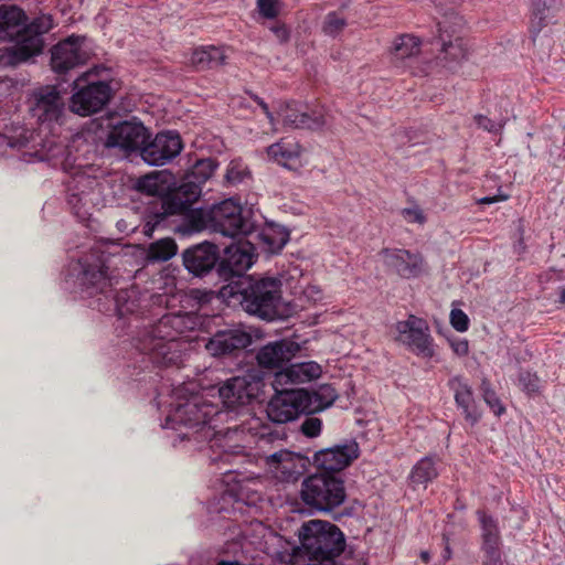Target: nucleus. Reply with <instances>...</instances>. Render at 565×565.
Returning a JSON list of instances; mask_svg holds the SVG:
<instances>
[{"label": "nucleus", "instance_id": "nucleus-39", "mask_svg": "<svg viewBox=\"0 0 565 565\" xmlns=\"http://www.w3.org/2000/svg\"><path fill=\"white\" fill-rule=\"evenodd\" d=\"M217 167L218 162L216 159H199L186 174L200 184H204L213 175Z\"/></svg>", "mask_w": 565, "mask_h": 565}, {"label": "nucleus", "instance_id": "nucleus-4", "mask_svg": "<svg viewBox=\"0 0 565 565\" xmlns=\"http://www.w3.org/2000/svg\"><path fill=\"white\" fill-rule=\"evenodd\" d=\"M281 287V280L275 277L243 278L223 286L221 295L236 298L246 313L265 321H274L282 317Z\"/></svg>", "mask_w": 565, "mask_h": 565}, {"label": "nucleus", "instance_id": "nucleus-12", "mask_svg": "<svg viewBox=\"0 0 565 565\" xmlns=\"http://www.w3.org/2000/svg\"><path fill=\"white\" fill-rule=\"evenodd\" d=\"M253 245L249 243H237L227 246L224 255L218 260L216 276L220 280L234 284L243 278H252L245 271L253 265Z\"/></svg>", "mask_w": 565, "mask_h": 565}, {"label": "nucleus", "instance_id": "nucleus-48", "mask_svg": "<svg viewBox=\"0 0 565 565\" xmlns=\"http://www.w3.org/2000/svg\"><path fill=\"white\" fill-rule=\"evenodd\" d=\"M312 414H306L303 422L300 425V431L309 438H313L320 435L322 428V420L318 417L311 416Z\"/></svg>", "mask_w": 565, "mask_h": 565}, {"label": "nucleus", "instance_id": "nucleus-35", "mask_svg": "<svg viewBox=\"0 0 565 565\" xmlns=\"http://www.w3.org/2000/svg\"><path fill=\"white\" fill-rule=\"evenodd\" d=\"M211 207L205 210L202 207L192 209L186 207L185 211L175 214L174 217H181L185 228L192 232H200L202 230H209L211 222Z\"/></svg>", "mask_w": 565, "mask_h": 565}, {"label": "nucleus", "instance_id": "nucleus-18", "mask_svg": "<svg viewBox=\"0 0 565 565\" xmlns=\"http://www.w3.org/2000/svg\"><path fill=\"white\" fill-rule=\"evenodd\" d=\"M30 103V115L40 124L57 121L64 110V99L56 86L38 88Z\"/></svg>", "mask_w": 565, "mask_h": 565}, {"label": "nucleus", "instance_id": "nucleus-50", "mask_svg": "<svg viewBox=\"0 0 565 565\" xmlns=\"http://www.w3.org/2000/svg\"><path fill=\"white\" fill-rule=\"evenodd\" d=\"M450 324L458 332H465L469 328V318L461 309H452L450 312Z\"/></svg>", "mask_w": 565, "mask_h": 565}, {"label": "nucleus", "instance_id": "nucleus-6", "mask_svg": "<svg viewBox=\"0 0 565 565\" xmlns=\"http://www.w3.org/2000/svg\"><path fill=\"white\" fill-rule=\"evenodd\" d=\"M299 539L305 555L312 562L307 565H337L335 558L345 548L343 532L328 521L311 520L305 523Z\"/></svg>", "mask_w": 565, "mask_h": 565}, {"label": "nucleus", "instance_id": "nucleus-61", "mask_svg": "<svg viewBox=\"0 0 565 565\" xmlns=\"http://www.w3.org/2000/svg\"><path fill=\"white\" fill-rule=\"evenodd\" d=\"M78 79H79V76H78V77H76V78L73 81V86H74V87H77V82H78Z\"/></svg>", "mask_w": 565, "mask_h": 565}, {"label": "nucleus", "instance_id": "nucleus-27", "mask_svg": "<svg viewBox=\"0 0 565 565\" xmlns=\"http://www.w3.org/2000/svg\"><path fill=\"white\" fill-rule=\"evenodd\" d=\"M562 4V0H531L530 32L533 39L553 22Z\"/></svg>", "mask_w": 565, "mask_h": 565}, {"label": "nucleus", "instance_id": "nucleus-60", "mask_svg": "<svg viewBox=\"0 0 565 565\" xmlns=\"http://www.w3.org/2000/svg\"><path fill=\"white\" fill-rule=\"evenodd\" d=\"M559 301H561L562 303H565V287H563V288L561 289V292H559Z\"/></svg>", "mask_w": 565, "mask_h": 565}, {"label": "nucleus", "instance_id": "nucleus-21", "mask_svg": "<svg viewBox=\"0 0 565 565\" xmlns=\"http://www.w3.org/2000/svg\"><path fill=\"white\" fill-rule=\"evenodd\" d=\"M359 455V444L355 440H350L317 451L313 455V462L323 472L335 475L350 466Z\"/></svg>", "mask_w": 565, "mask_h": 565}, {"label": "nucleus", "instance_id": "nucleus-56", "mask_svg": "<svg viewBox=\"0 0 565 565\" xmlns=\"http://www.w3.org/2000/svg\"><path fill=\"white\" fill-rule=\"evenodd\" d=\"M299 113L300 110L294 108L290 104H288L284 115V124L290 126L289 118L295 119V117H298Z\"/></svg>", "mask_w": 565, "mask_h": 565}, {"label": "nucleus", "instance_id": "nucleus-22", "mask_svg": "<svg viewBox=\"0 0 565 565\" xmlns=\"http://www.w3.org/2000/svg\"><path fill=\"white\" fill-rule=\"evenodd\" d=\"M459 20L457 15L451 14L437 23L438 40L441 42L440 60L445 62V66L449 70H454L467 57V49L463 45L462 39L456 38L454 41L451 40L457 32L456 25L458 23L456 21Z\"/></svg>", "mask_w": 565, "mask_h": 565}, {"label": "nucleus", "instance_id": "nucleus-13", "mask_svg": "<svg viewBox=\"0 0 565 565\" xmlns=\"http://www.w3.org/2000/svg\"><path fill=\"white\" fill-rule=\"evenodd\" d=\"M213 416V407L209 404H200L195 398L178 404L170 411L167 417L168 427L179 430L181 427L193 430H203Z\"/></svg>", "mask_w": 565, "mask_h": 565}, {"label": "nucleus", "instance_id": "nucleus-29", "mask_svg": "<svg viewBox=\"0 0 565 565\" xmlns=\"http://www.w3.org/2000/svg\"><path fill=\"white\" fill-rule=\"evenodd\" d=\"M305 402V414H315L330 407L339 397L331 384L320 385L317 390L300 388Z\"/></svg>", "mask_w": 565, "mask_h": 565}, {"label": "nucleus", "instance_id": "nucleus-32", "mask_svg": "<svg viewBox=\"0 0 565 565\" xmlns=\"http://www.w3.org/2000/svg\"><path fill=\"white\" fill-rule=\"evenodd\" d=\"M35 134L24 127H15L0 132V148L9 147L17 150L33 149Z\"/></svg>", "mask_w": 565, "mask_h": 565}, {"label": "nucleus", "instance_id": "nucleus-52", "mask_svg": "<svg viewBox=\"0 0 565 565\" xmlns=\"http://www.w3.org/2000/svg\"><path fill=\"white\" fill-rule=\"evenodd\" d=\"M402 215L404 218L412 223L423 224L426 221V217L423 211L419 207H406L402 210Z\"/></svg>", "mask_w": 565, "mask_h": 565}, {"label": "nucleus", "instance_id": "nucleus-36", "mask_svg": "<svg viewBox=\"0 0 565 565\" xmlns=\"http://www.w3.org/2000/svg\"><path fill=\"white\" fill-rule=\"evenodd\" d=\"M422 41L412 34H401L393 43L392 54L396 60H406L417 56L420 52Z\"/></svg>", "mask_w": 565, "mask_h": 565}, {"label": "nucleus", "instance_id": "nucleus-33", "mask_svg": "<svg viewBox=\"0 0 565 565\" xmlns=\"http://www.w3.org/2000/svg\"><path fill=\"white\" fill-rule=\"evenodd\" d=\"M224 61V52L216 46L195 49L191 55V64L196 71L218 67Z\"/></svg>", "mask_w": 565, "mask_h": 565}, {"label": "nucleus", "instance_id": "nucleus-38", "mask_svg": "<svg viewBox=\"0 0 565 565\" xmlns=\"http://www.w3.org/2000/svg\"><path fill=\"white\" fill-rule=\"evenodd\" d=\"M437 476L438 471L435 466V460L433 457L426 456L413 467L409 478L414 486L423 484L426 487L427 483L436 479Z\"/></svg>", "mask_w": 565, "mask_h": 565}, {"label": "nucleus", "instance_id": "nucleus-15", "mask_svg": "<svg viewBox=\"0 0 565 565\" xmlns=\"http://www.w3.org/2000/svg\"><path fill=\"white\" fill-rule=\"evenodd\" d=\"M184 268L194 277L203 278L216 274L220 260L218 246L207 241L185 248L182 254Z\"/></svg>", "mask_w": 565, "mask_h": 565}, {"label": "nucleus", "instance_id": "nucleus-40", "mask_svg": "<svg viewBox=\"0 0 565 565\" xmlns=\"http://www.w3.org/2000/svg\"><path fill=\"white\" fill-rule=\"evenodd\" d=\"M289 122L290 127L297 129H319L324 126L326 119L324 116L317 110H313L310 114L300 111L298 117H295V119L289 118Z\"/></svg>", "mask_w": 565, "mask_h": 565}, {"label": "nucleus", "instance_id": "nucleus-8", "mask_svg": "<svg viewBox=\"0 0 565 565\" xmlns=\"http://www.w3.org/2000/svg\"><path fill=\"white\" fill-rule=\"evenodd\" d=\"M210 231L223 236L236 237L249 235L255 230V223L244 215L242 205L234 199H226L211 206Z\"/></svg>", "mask_w": 565, "mask_h": 565}, {"label": "nucleus", "instance_id": "nucleus-42", "mask_svg": "<svg viewBox=\"0 0 565 565\" xmlns=\"http://www.w3.org/2000/svg\"><path fill=\"white\" fill-rule=\"evenodd\" d=\"M250 178L248 167L241 159H233L226 169L224 182L226 185H238Z\"/></svg>", "mask_w": 565, "mask_h": 565}, {"label": "nucleus", "instance_id": "nucleus-59", "mask_svg": "<svg viewBox=\"0 0 565 565\" xmlns=\"http://www.w3.org/2000/svg\"><path fill=\"white\" fill-rule=\"evenodd\" d=\"M420 558L423 562L428 563L430 561V554L427 551L420 552Z\"/></svg>", "mask_w": 565, "mask_h": 565}, {"label": "nucleus", "instance_id": "nucleus-58", "mask_svg": "<svg viewBox=\"0 0 565 565\" xmlns=\"http://www.w3.org/2000/svg\"><path fill=\"white\" fill-rule=\"evenodd\" d=\"M444 561H449L451 558V550L449 544L447 543L443 553Z\"/></svg>", "mask_w": 565, "mask_h": 565}, {"label": "nucleus", "instance_id": "nucleus-55", "mask_svg": "<svg viewBox=\"0 0 565 565\" xmlns=\"http://www.w3.org/2000/svg\"><path fill=\"white\" fill-rule=\"evenodd\" d=\"M246 94L250 97V99H253L260 108L262 110L264 111V114L266 115V117L273 121L274 119V116L273 114L270 113L269 110V107L267 105V103L262 98L259 97L257 94L250 92V90H246Z\"/></svg>", "mask_w": 565, "mask_h": 565}, {"label": "nucleus", "instance_id": "nucleus-24", "mask_svg": "<svg viewBox=\"0 0 565 565\" xmlns=\"http://www.w3.org/2000/svg\"><path fill=\"white\" fill-rule=\"evenodd\" d=\"M300 349L299 343L289 339L268 342L257 351L256 361L262 369L282 371Z\"/></svg>", "mask_w": 565, "mask_h": 565}, {"label": "nucleus", "instance_id": "nucleus-1", "mask_svg": "<svg viewBox=\"0 0 565 565\" xmlns=\"http://www.w3.org/2000/svg\"><path fill=\"white\" fill-rule=\"evenodd\" d=\"M195 326V318L186 312L167 313L157 322L140 330L134 339V344L153 365L179 367L185 344L180 337L194 330Z\"/></svg>", "mask_w": 565, "mask_h": 565}, {"label": "nucleus", "instance_id": "nucleus-3", "mask_svg": "<svg viewBox=\"0 0 565 565\" xmlns=\"http://www.w3.org/2000/svg\"><path fill=\"white\" fill-rule=\"evenodd\" d=\"M78 280L83 291L89 297H96L97 309L107 315H116L118 318L134 316L141 312L143 302L140 291L136 287L120 289L116 292L111 289V278L107 270L106 258L102 254L94 263L87 259L81 260Z\"/></svg>", "mask_w": 565, "mask_h": 565}, {"label": "nucleus", "instance_id": "nucleus-43", "mask_svg": "<svg viewBox=\"0 0 565 565\" xmlns=\"http://www.w3.org/2000/svg\"><path fill=\"white\" fill-rule=\"evenodd\" d=\"M135 189L140 193L152 196L158 195L159 199L164 195V188L160 182L159 175L154 172L140 177L136 182Z\"/></svg>", "mask_w": 565, "mask_h": 565}, {"label": "nucleus", "instance_id": "nucleus-7", "mask_svg": "<svg viewBox=\"0 0 565 565\" xmlns=\"http://www.w3.org/2000/svg\"><path fill=\"white\" fill-rule=\"evenodd\" d=\"M300 498L312 510L331 512L347 498L344 480L328 472L311 475L301 483Z\"/></svg>", "mask_w": 565, "mask_h": 565}, {"label": "nucleus", "instance_id": "nucleus-46", "mask_svg": "<svg viewBox=\"0 0 565 565\" xmlns=\"http://www.w3.org/2000/svg\"><path fill=\"white\" fill-rule=\"evenodd\" d=\"M345 25V19L338 12L332 11L326 15L322 30L327 35L335 36L344 29Z\"/></svg>", "mask_w": 565, "mask_h": 565}, {"label": "nucleus", "instance_id": "nucleus-37", "mask_svg": "<svg viewBox=\"0 0 565 565\" xmlns=\"http://www.w3.org/2000/svg\"><path fill=\"white\" fill-rule=\"evenodd\" d=\"M178 252V245L171 237L160 238L151 243L147 250V259L151 263L167 262Z\"/></svg>", "mask_w": 565, "mask_h": 565}, {"label": "nucleus", "instance_id": "nucleus-47", "mask_svg": "<svg viewBox=\"0 0 565 565\" xmlns=\"http://www.w3.org/2000/svg\"><path fill=\"white\" fill-rule=\"evenodd\" d=\"M256 6L263 18L273 20L279 15L282 3L280 0H257Z\"/></svg>", "mask_w": 565, "mask_h": 565}, {"label": "nucleus", "instance_id": "nucleus-17", "mask_svg": "<svg viewBox=\"0 0 565 565\" xmlns=\"http://www.w3.org/2000/svg\"><path fill=\"white\" fill-rule=\"evenodd\" d=\"M300 395V388L276 390L266 407L268 419L276 424H285L305 414V402Z\"/></svg>", "mask_w": 565, "mask_h": 565}, {"label": "nucleus", "instance_id": "nucleus-5", "mask_svg": "<svg viewBox=\"0 0 565 565\" xmlns=\"http://www.w3.org/2000/svg\"><path fill=\"white\" fill-rule=\"evenodd\" d=\"M202 194V184L185 174L178 188L149 204L142 214V233L152 237L157 230L171 228L175 214L192 206Z\"/></svg>", "mask_w": 565, "mask_h": 565}, {"label": "nucleus", "instance_id": "nucleus-54", "mask_svg": "<svg viewBox=\"0 0 565 565\" xmlns=\"http://www.w3.org/2000/svg\"><path fill=\"white\" fill-rule=\"evenodd\" d=\"M270 31L275 34L280 43H286L290 39V31L285 23H276L270 26Z\"/></svg>", "mask_w": 565, "mask_h": 565}, {"label": "nucleus", "instance_id": "nucleus-30", "mask_svg": "<svg viewBox=\"0 0 565 565\" xmlns=\"http://www.w3.org/2000/svg\"><path fill=\"white\" fill-rule=\"evenodd\" d=\"M257 237L267 253L279 254L288 243L290 233L284 226L270 224L258 232Z\"/></svg>", "mask_w": 565, "mask_h": 565}, {"label": "nucleus", "instance_id": "nucleus-9", "mask_svg": "<svg viewBox=\"0 0 565 565\" xmlns=\"http://www.w3.org/2000/svg\"><path fill=\"white\" fill-rule=\"evenodd\" d=\"M265 383L257 373H248L244 376H234L226 380L218 388L220 397L230 409L259 402L264 394Z\"/></svg>", "mask_w": 565, "mask_h": 565}, {"label": "nucleus", "instance_id": "nucleus-49", "mask_svg": "<svg viewBox=\"0 0 565 565\" xmlns=\"http://www.w3.org/2000/svg\"><path fill=\"white\" fill-rule=\"evenodd\" d=\"M473 119H475V122L478 126V128L483 129L491 134L501 132V130L503 129V127L505 125L504 119H501L500 121H494V120L488 118L487 116L480 115V114L476 115L473 117Z\"/></svg>", "mask_w": 565, "mask_h": 565}, {"label": "nucleus", "instance_id": "nucleus-62", "mask_svg": "<svg viewBox=\"0 0 565 565\" xmlns=\"http://www.w3.org/2000/svg\"><path fill=\"white\" fill-rule=\"evenodd\" d=\"M183 437H189V433H183Z\"/></svg>", "mask_w": 565, "mask_h": 565}, {"label": "nucleus", "instance_id": "nucleus-2", "mask_svg": "<svg viewBox=\"0 0 565 565\" xmlns=\"http://www.w3.org/2000/svg\"><path fill=\"white\" fill-rule=\"evenodd\" d=\"M25 12L13 4H0V36L15 38L1 56L4 65L17 66L42 53L43 35L53 29L51 15L42 14L26 24Z\"/></svg>", "mask_w": 565, "mask_h": 565}, {"label": "nucleus", "instance_id": "nucleus-34", "mask_svg": "<svg viewBox=\"0 0 565 565\" xmlns=\"http://www.w3.org/2000/svg\"><path fill=\"white\" fill-rule=\"evenodd\" d=\"M476 514L481 527L480 548L501 546V535L498 520H495L492 515L488 514L483 510H478Z\"/></svg>", "mask_w": 565, "mask_h": 565}, {"label": "nucleus", "instance_id": "nucleus-28", "mask_svg": "<svg viewBox=\"0 0 565 565\" xmlns=\"http://www.w3.org/2000/svg\"><path fill=\"white\" fill-rule=\"evenodd\" d=\"M321 366L313 362L289 364L285 370L275 373L279 384H298L316 380L321 374Z\"/></svg>", "mask_w": 565, "mask_h": 565}, {"label": "nucleus", "instance_id": "nucleus-11", "mask_svg": "<svg viewBox=\"0 0 565 565\" xmlns=\"http://www.w3.org/2000/svg\"><path fill=\"white\" fill-rule=\"evenodd\" d=\"M395 340L405 345L416 355L431 359L435 355L434 339L430 335L427 321L414 315L395 324Z\"/></svg>", "mask_w": 565, "mask_h": 565}, {"label": "nucleus", "instance_id": "nucleus-51", "mask_svg": "<svg viewBox=\"0 0 565 565\" xmlns=\"http://www.w3.org/2000/svg\"><path fill=\"white\" fill-rule=\"evenodd\" d=\"M483 553L482 565H504L501 546L481 548Z\"/></svg>", "mask_w": 565, "mask_h": 565}, {"label": "nucleus", "instance_id": "nucleus-20", "mask_svg": "<svg viewBox=\"0 0 565 565\" xmlns=\"http://www.w3.org/2000/svg\"><path fill=\"white\" fill-rule=\"evenodd\" d=\"M249 332L241 328L216 331L205 343L206 351L214 358L235 356L252 344Z\"/></svg>", "mask_w": 565, "mask_h": 565}, {"label": "nucleus", "instance_id": "nucleus-31", "mask_svg": "<svg viewBox=\"0 0 565 565\" xmlns=\"http://www.w3.org/2000/svg\"><path fill=\"white\" fill-rule=\"evenodd\" d=\"M267 153L279 164L290 168L299 159L301 147L295 141L281 139L270 145L267 148Z\"/></svg>", "mask_w": 565, "mask_h": 565}, {"label": "nucleus", "instance_id": "nucleus-25", "mask_svg": "<svg viewBox=\"0 0 565 565\" xmlns=\"http://www.w3.org/2000/svg\"><path fill=\"white\" fill-rule=\"evenodd\" d=\"M266 466L282 481H297L307 470L309 459L301 454L280 449L265 459Z\"/></svg>", "mask_w": 565, "mask_h": 565}, {"label": "nucleus", "instance_id": "nucleus-41", "mask_svg": "<svg viewBox=\"0 0 565 565\" xmlns=\"http://www.w3.org/2000/svg\"><path fill=\"white\" fill-rule=\"evenodd\" d=\"M289 122L290 127L297 129H319L324 126L326 119L324 116L317 110H313L310 114L300 111L298 117H295V119L289 118Z\"/></svg>", "mask_w": 565, "mask_h": 565}, {"label": "nucleus", "instance_id": "nucleus-53", "mask_svg": "<svg viewBox=\"0 0 565 565\" xmlns=\"http://www.w3.org/2000/svg\"><path fill=\"white\" fill-rule=\"evenodd\" d=\"M449 344L458 356H466L469 353V343L466 339H449Z\"/></svg>", "mask_w": 565, "mask_h": 565}, {"label": "nucleus", "instance_id": "nucleus-10", "mask_svg": "<svg viewBox=\"0 0 565 565\" xmlns=\"http://www.w3.org/2000/svg\"><path fill=\"white\" fill-rule=\"evenodd\" d=\"M83 41L82 36L71 35L51 49V67L62 82H67L72 73L88 61Z\"/></svg>", "mask_w": 565, "mask_h": 565}, {"label": "nucleus", "instance_id": "nucleus-45", "mask_svg": "<svg viewBox=\"0 0 565 565\" xmlns=\"http://www.w3.org/2000/svg\"><path fill=\"white\" fill-rule=\"evenodd\" d=\"M518 384L526 394H536L541 388V380L535 372L521 370L518 375Z\"/></svg>", "mask_w": 565, "mask_h": 565}, {"label": "nucleus", "instance_id": "nucleus-19", "mask_svg": "<svg viewBox=\"0 0 565 565\" xmlns=\"http://www.w3.org/2000/svg\"><path fill=\"white\" fill-rule=\"evenodd\" d=\"M110 97L111 88L108 83H89L73 94L70 108L81 116H89L102 110Z\"/></svg>", "mask_w": 565, "mask_h": 565}, {"label": "nucleus", "instance_id": "nucleus-44", "mask_svg": "<svg viewBox=\"0 0 565 565\" xmlns=\"http://www.w3.org/2000/svg\"><path fill=\"white\" fill-rule=\"evenodd\" d=\"M483 401L490 407L495 416H501L505 412V407L502 405L500 398L492 390L490 382L483 379L480 385Z\"/></svg>", "mask_w": 565, "mask_h": 565}, {"label": "nucleus", "instance_id": "nucleus-57", "mask_svg": "<svg viewBox=\"0 0 565 565\" xmlns=\"http://www.w3.org/2000/svg\"><path fill=\"white\" fill-rule=\"evenodd\" d=\"M507 199H508L507 196H499V195L483 196L479 200V204H492V203H497L500 201H504Z\"/></svg>", "mask_w": 565, "mask_h": 565}, {"label": "nucleus", "instance_id": "nucleus-16", "mask_svg": "<svg viewBox=\"0 0 565 565\" xmlns=\"http://www.w3.org/2000/svg\"><path fill=\"white\" fill-rule=\"evenodd\" d=\"M148 139H150V134L142 122L124 120L114 125L108 131L105 147L119 148L129 153L136 150L140 151Z\"/></svg>", "mask_w": 565, "mask_h": 565}, {"label": "nucleus", "instance_id": "nucleus-14", "mask_svg": "<svg viewBox=\"0 0 565 565\" xmlns=\"http://www.w3.org/2000/svg\"><path fill=\"white\" fill-rule=\"evenodd\" d=\"M183 143L177 131H162L152 140H147L140 148L142 160L149 166H164L182 150Z\"/></svg>", "mask_w": 565, "mask_h": 565}, {"label": "nucleus", "instance_id": "nucleus-26", "mask_svg": "<svg viewBox=\"0 0 565 565\" xmlns=\"http://www.w3.org/2000/svg\"><path fill=\"white\" fill-rule=\"evenodd\" d=\"M448 387L454 392L456 406L461 411L465 419L475 426L481 418L473 397L471 385L462 375H455L448 380Z\"/></svg>", "mask_w": 565, "mask_h": 565}, {"label": "nucleus", "instance_id": "nucleus-23", "mask_svg": "<svg viewBox=\"0 0 565 565\" xmlns=\"http://www.w3.org/2000/svg\"><path fill=\"white\" fill-rule=\"evenodd\" d=\"M381 256L387 270L404 279L419 277L425 270V260L420 253L402 248H383Z\"/></svg>", "mask_w": 565, "mask_h": 565}]
</instances>
